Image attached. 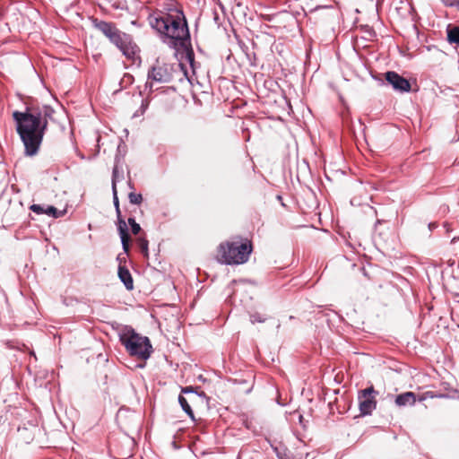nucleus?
<instances>
[{
    "instance_id": "20e7f679",
    "label": "nucleus",
    "mask_w": 459,
    "mask_h": 459,
    "mask_svg": "<svg viewBox=\"0 0 459 459\" xmlns=\"http://www.w3.org/2000/svg\"><path fill=\"white\" fill-rule=\"evenodd\" d=\"M118 335L119 341L131 356L142 360H146L151 357L153 350L148 337L140 335L128 325L124 326Z\"/></svg>"
},
{
    "instance_id": "b1692460",
    "label": "nucleus",
    "mask_w": 459,
    "mask_h": 459,
    "mask_svg": "<svg viewBox=\"0 0 459 459\" xmlns=\"http://www.w3.org/2000/svg\"><path fill=\"white\" fill-rule=\"evenodd\" d=\"M428 227H429V231H432V230H434L437 227V222H430V223H429Z\"/></svg>"
},
{
    "instance_id": "393cba45",
    "label": "nucleus",
    "mask_w": 459,
    "mask_h": 459,
    "mask_svg": "<svg viewBox=\"0 0 459 459\" xmlns=\"http://www.w3.org/2000/svg\"><path fill=\"white\" fill-rule=\"evenodd\" d=\"M193 388L191 386H186L185 388L182 389V393L184 394H188V393H193Z\"/></svg>"
},
{
    "instance_id": "0eeeda50",
    "label": "nucleus",
    "mask_w": 459,
    "mask_h": 459,
    "mask_svg": "<svg viewBox=\"0 0 459 459\" xmlns=\"http://www.w3.org/2000/svg\"><path fill=\"white\" fill-rule=\"evenodd\" d=\"M113 203L116 209L117 218V230L120 236L121 243L123 249L126 253L129 251V241L130 236L127 232V225L126 221L123 219L121 214V210L119 207V200L117 196V187L114 186L113 190Z\"/></svg>"
},
{
    "instance_id": "423d86ee",
    "label": "nucleus",
    "mask_w": 459,
    "mask_h": 459,
    "mask_svg": "<svg viewBox=\"0 0 459 459\" xmlns=\"http://www.w3.org/2000/svg\"><path fill=\"white\" fill-rule=\"evenodd\" d=\"M173 72L174 65L161 63L157 60L148 71V81L151 80L152 82H147L146 87H149L152 91V82L160 83H168L171 82L173 80Z\"/></svg>"
},
{
    "instance_id": "7ed1b4c3",
    "label": "nucleus",
    "mask_w": 459,
    "mask_h": 459,
    "mask_svg": "<svg viewBox=\"0 0 459 459\" xmlns=\"http://www.w3.org/2000/svg\"><path fill=\"white\" fill-rule=\"evenodd\" d=\"M91 21L93 28L108 38L126 57L128 59L134 58L139 49L136 44L133 42L132 37L129 34L119 30L113 22L102 21L95 17H91Z\"/></svg>"
},
{
    "instance_id": "4468645a",
    "label": "nucleus",
    "mask_w": 459,
    "mask_h": 459,
    "mask_svg": "<svg viewBox=\"0 0 459 459\" xmlns=\"http://www.w3.org/2000/svg\"><path fill=\"white\" fill-rule=\"evenodd\" d=\"M65 212H66L65 210L59 211L52 205H48L46 207V214H48V216H51L53 218H60V217L64 216Z\"/></svg>"
},
{
    "instance_id": "9d476101",
    "label": "nucleus",
    "mask_w": 459,
    "mask_h": 459,
    "mask_svg": "<svg viewBox=\"0 0 459 459\" xmlns=\"http://www.w3.org/2000/svg\"><path fill=\"white\" fill-rule=\"evenodd\" d=\"M117 274L126 290H131L134 289V281L132 275L126 266L119 265Z\"/></svg>"
},
{
    "instance_id": "1a4fd4ad",
    "label": "nucleus",
    "mask_w": 459,
    "mask_h": 459,
    "mask_svg": "<svg viewBox=\"0 0 459 459\" xmlns=\"http://www.w3.org/2000/svg\"><path fill=\"white\" fill-rule=\"evenodd\" d=\"M385 78L395 91L409 92L411 90L410 82L394 71H388L385 74Z\"/></svg>"
},
{
    "instance_id": "aec40b11",
    "label": "nucleus",
    "mask_w": 459,
    "mask_h": 459,
    "mask_svg": "<svg viewBox=\"0 0 459 459\" xmlns=\"http://www.w3.org/2000/svg\"><path fill=\"white\" fill-rule=\"evenodd\" d=\"M30 209L37 214H46V207L41 204H31Z\"/></svg>"
},
{
    "instance_id": "ddd939ff",
    "label": "nucleus",
    "mask_w": 459,
    "mask_h": 459,
    "mask_svg": "<svg viewBox=\"0 0 459 459\" xmlns=\"http://www.w3.org/2000/svg\"><path fill=\"white\" fill-rule=\"evenodd\" d=\"M178 403L182 408V410L192 419V420H195V415H194V411L193 410L191 409L187 400L183 396V395H179L178 396Z\"/></svg>"
},
{
    "instance_id": "9b49d317",
    "label": "nucleus",
    "mask_w": 459,
    "mask_h": 459,
    "mask_svg": "<svg viewBox=\"0 0 459 459\" xmlns=\"http://www.w3.org/2000/svg\"><path fill=\"white\" fill-rule=\"evenodd\" d=\"M416 402L414 393L406 392L396 396L395 403L397 406L413 405Z\"/></svg>"
},
{
    "instance_id": "a211bd4d",
    "label": "nucleus",
    "mask_w": 459,
    "mask_h": 459,
    "mask_svg": "<svg viewBox=\"0 0 459 459\" xmlns=\"http://www.w3.org/2000/svg\"><path fill=\"white\" fill-rule=\"evenodd\" d=\"M265 320H266V317L259 313H254V314L250 315V322L252 324L264 323V322H265Z\"/></svg>"
},
{
    "instance_id": "4be33fe9",
    "label": "nucleus",
    "mask_w": 459,
    "mask_h": 459,
    "mask_svg": "<svg viewBox=\"0 0 459 459\" xmlns=\"http://www.w3.org/2000/svg\"><path fill=\"white\" fill-rule=\"evenodd\" d=\"M141 230H142V229H141V226H140V224H138V223H136L135 225H132V227H131V231H132V233H133L134 235H137V234H139V233H140V231H141Z\"/></svg>"
},
{
    "instance_id": "6e6552de",
    "label": "nucleus",
    "mask_w": 459,
    "mask_h": 459,
    "mask_svg": "<svg viewBox=\"0 0 459 459\" xmlns=\"http://www.w3.org/2000/svg\"><path fill=\"white\" fill-rule=\"evenodd\" d=\"M377 393L373 386H369L366 389L359 392V407L360 414L363 416L370 415L377 407V401L373 394Z\"/></svg>"
},
{
    "instance_id": "f3484780",
    "label": "nucleus",
    "mask_w": 459,
    "mask_h": 459,
    "mask_svg": "<svg viewBox=\"0 0 459 459\" xmlns=\"http://www.w3.org/2000/svg\"><path fill=\"white\" fill-rule=\"evenodd\" d=\"M128 199L133 204H140L143 202V195L141 194L131 192L128 195Z\"/></svg>"
},
{
    "instance_id": "2eb2a0df",
    "label": "nucleus",
    "mask_w": 459,
    "mask_h": 459,
    "mask_svg": "<svg viewBox=\"0 0 459 459\" xmlns=\"http://www.w3.org/2000/svg\"><path fill=\"white\" fill-rule=\"evenodd\" d=\"M137 245H138L139 248L141 249V252L143 254V255L148 257V255H149V249H148L149 242H148V240L144 238H139L137 239Z\"/></svg>"
},
{
    "instance_id": "6ab92c4d",
    "label": "nucleus",
    "mask_w": 459,
    "mask_h": 459,
    "mask_svg": "<svg viewBox=\"0 0 459 459\" xmlns=\"http://www.w3.org/2000/svg\"><path fill=\"white\" fill-rule=\"evenodd\" d=\"M278 459H294L291 454L287 450L275 449Z\"/></svg>"
},
{
    "instance_id": "bb28decb",
    "label": "nucleus",
    "mask_w": 459,
    "mask_h": 459,
    "mask_svg": "<svg viewBox=\"0 0 459 459\" xmlns=\"http://www.w3.org/2000/svg\"><path fill=\"white\" fill-rule=\"evenodd\" d=\"M128 186H129V187H130V188H134V186H133V185H132L131 181H128Z\"/></svg>"
},
{
    "instance_id": "39448f33",
    "label": "nucleus",
    "mask_w": 459,
    "mask_h": 459,
    "mask_svg": "<svg viewBox=\"0 0 459 459\" xmlns=\"http://www.w3.org/2000/svg\"><path fill=\"white\" fill-rule=\"evenodd\" d=\"M251 252L252 245L247 240L226 241L218 247L217 260L224 264H242L247 262Z\"/></svg>"
},
{
    "instance_id": "a878e982",
    "label": "nucleus",
    "mask_w": 459,
    "mask_h": 459,
    "mask_svg": "<svg viewBox=\"0 0 459 459\" xmlns=\"http://www.w3.org/2000/svg\"><path fill=\"white\" fill-rule=\"evenodd\" d=\"M128 223H129L130 227H132V225H135L137 222L135 221L134 218L130 217V218H128Z\"/></svg>"
},
{
    "instance_id": "5701e85b",
    "label": "nucleus",
    "mask_w": 459,
    "mask_h": 459,
    "mask_svg": "<svg viewBox=\"0 0 459 459\" xmlns=\"http://www.w3.org/2000/svg\"><path fill=\"white\" fill-rule=\"evenodd\" d=\"M186 56H187V59H188V60H189V62H190V65L193 66V62H194V54H193V51H192V50L188 51V52H187V54H186Z\"/></svg>"
},
{
    "instance_id": "f8f14e48",
    "label": "nucleus",
    "mask_w": 459,
    "mask_h": 459,
    "mask_svg": "<svg viewBox=\"0 0 459 459\" xmlns=\"http://www.w3.org/2000/svg\"><path fill=\"white\" fill-rule=\"evenodd\" d=\"M447 39L450 43L459 44V27L447 28Z\"/></svg>"
},
{
    "instance_id": "cd10ccee",
    "label": "nucleus",
    "mask_w": 459,
    "mask_h": 459,
    "mask_svg": "<svg viewBox=\"0 0 459 459\" xmlns=\"http://www.w3.org/2000/svg\"><path fill=\"white\" fill-rule=\"evenodd\" d=\"M178 66H179V67L183 68L182 64H178Z\"/></svg>"
},
{
    "instance_id": "f03ea898",
    "label": "nucleus",
    "mask_w": 459,
    "mask_h": 459,
    "mask_svg": "<svg viewBox=\"0 0 459 459\" xmlns=\"http://www.w3.org/2000/svg\"><path fill=\"white\" fill-rule=\"evenodd\" d=\"M148 22L150 26L159 33L161 41L169 48H186L190 45L186 20L182 10L178 7L157 10L149 15Z\"/></svg>"
},
{
    "instance_id": "dca6fc26",
    "label": "nucleus",
    "mask_w": 459,
    "mask_h": 459,
    "mask_svg": "<svg viewBox=\"0 0 459 459\" xmlns=\"http://www.w3.org/2000/svg\"><path fill=\"white\" fill-rule=\"evenodd\" d=\"M123 172L119 173L118 167L117 165L114 166L112 171V188L114 186L117 187V183L123 179Z\"/></svg>"
},
{
    "instance_id": "f257e3e1",
    "label": "nucleus",
    "mask_w": 459,
    "mask_h": 459,
    "mask_svg": "<svg viewBox=\"0 0 459 459\" xmlns=\"http://www.w3.org/2000/svg\"><path fill=\"white\" fill-rule=\"evenodd\" d=\"M55 109L49 105L28 106L24 111H13L16 132L24 145L25 156L39 153L48 120L53 118Z\"/></svg>"
},
{
    "instance_id": "412c9836",
    "label": "nucleus",
    "mask_w": 459,
    "mask_h": 459,
    "mask_svg": "<svg viewBox=\"0 0 459 459\" xmlns=\"http://www.w3.org/2000/svg\"><path fill=\"white\" fill-rule=\"evenodd\" d=\"M446 6H455L459 4V0H441Z\"/></svg>"
}]
</instances>
